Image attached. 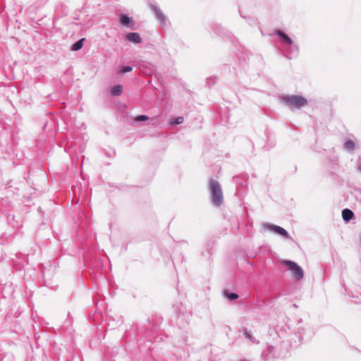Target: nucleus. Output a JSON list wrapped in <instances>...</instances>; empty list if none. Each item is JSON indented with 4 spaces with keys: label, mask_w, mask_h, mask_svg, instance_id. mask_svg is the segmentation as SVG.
<instances>
[{
    "label": "nucleus",
    "mask_w": 361,
    "mask_h": 361,
    "mask_svg": "<svg viewBox=\"0 0 361 361\" xmlns=\"http://www.w3.org/2000/svg\"><path fill=\"white\" fill-rule=\"evenodd\" d=\"M273 349H274L273 346H269L267 348V351L269 352V353H271L272 352Z\"/></svg>",
    "instance_id": "nucleus-20"
},
{
    "label": "nucleus",
    "mask_w": 361,
    "mask_h": 361,
    "mask_svg": "<svg viewBox=\"0 0 361 361\" xmlns=\"http://www.w3.org/2000/svg\"><path fill=\"white\" fill-rule=\"evenodd\" d=\"M344 147L348 151H353L355 149V144L352 140H348L345 142Z\"/></svg>",
    "instance_id": "nucleus-13"
},
{
    "label": "nucleus",
    "mask_w": 361,
    "mask_h": 361,
    "mask_svg": "<svg viewBox=\"0 0 361 361\" xmlns=\"http://www.w3.org/2000/svg\"><path fill=\"white\" fill-rule=\"evenodd\" d=\"M150 8L153 12L156 19L159 22L160 25L163 27L166 25L168 23L167 17L163 13L160 8L156 4H151Z\"/></svg>",
    "instance_id": "nucleus-5"
},
{
    "label": "nucleus",
    "mask_w": 361,
    "mask_h": 361,
    "mask_svg": "<svg viewBox=\"0 0 361 361\" xmlns=\"http://www.w3.org/2000/svg\"><path fill=\"white\" fill-rule=\"evenodd\" d=\"M264 226L269 229L270 231H274L275 233L283 236L285 238H290V236L288 234V231L279 226L267 224L264 225Z\"/></svg>",
    "instance_id": "nucleus-6"
},
{
    "label": "nucleus",
    "mask_w": 361,
    "mask_h": 361,
    "mask_svg": "<svg viewBox=\"0 0 361 361\" xmlns=\"http://www.w3.org/2000/svg\"><path fill=\"white\" fill-rule=\"evenodd\" d=\"M120 23L122 25L129 27L130 29H134L135 23L133 20L132 18H130L126 14H122L120 18Z\"/></svg>",
    "instance_id": "nucleus-7"
},
{
    "label": "nucleus",
    "mask_w": 361,
    "mask_h": 361,
    "mask_svg": "<svg viewBox=\"0 0 361 361\" xmlns=\"http://www.w3.org/2000/svg\"><path fill=\"white\" fill-rule=\"evenodd\" d=\"M85 40V38H82L77 41L75 43H74L72 46L71 49L73 51H78L80 50L82 46H83V41Z\"/></svg>",
    "instance_id": "nucleus-11"
},
{
    "label": "nucleus",
    "mask_w": 361,
    "mask_h": 361,
    "mask_svg": "<svg viewBox=\"0 0 361 361\" xmlns=\"http://www.w3.org/2000/svg\"><path fill=\"white\" fill-rule=\"evenodd\" d=\"M214 32H215L216 33H217L218 35H221V31H220V30H214Z\"/></svg>",
    "instance_id": "nucleus-21"
},
{
    "label": "nucleus",
    "mask_w": 361,
    "mask_h": 361,
    "mask_svg": "<svg viewBox=\"0 0 361 361\" xmlns=\"http://www.w3.org/2000/svg\"><path fill=\"white\" fill-rule=\"evenodd\" d=\"M280 100L289 109H301L307 104V100L299 95H283Z\"/></svg>",
    "instance_id": "nucleus-3"
},
{
    "label": "nucleus",
    "mask_w": 361,
    "mask_h": 361,
    "mask_svg": "<svg viewBox=\"0 0 361 361\" xmlns=\"http://www.w3.org/2000/svg\"><path fill=\"white\" fill-rule=\"evenodd\" d=\"M132 70H133V68L131 66H126L123 67L121 69V73H128V72L131 71Z\"/></svg>",
    "instance_id": "nucleus-17"
},
{
    "label": "nucleus",
    "mask_w": 361,
    "mask_h": 361,
    "mask_svg": "<svg viewBox=\"0 0 361 361\" xmlns=\"http://www.w3.org/2000/svg\"><path fill=\"white\" fill-rule=\"evenodd\" d=\"M147 119H148V116H145V115H140V116H137L135 118V120L136 121H147Z\"/></svg>",
    "instance_id": "nucleus-18"
},
{
    "label": "nucleus",
    "mask_w": 361,
    "mask_h": 361,
    "mask_svg": "<svg viewBox=\"0 0 361 361\" xmlns=\"http://www.w3.org/2000/svg\"><path fill=\"white\" fill-rule=\"evenodd\" d=\"M245 337L250 340L252 343H257L258 341L252 336L250 331H245L243 333Z\"/></svg>",
    "instance_id": "nucleus-14"
},
{
    "label": "nucleus",
    "mask_w": 361,
    "mask_h": 361,
    "mask_svg": "<svg viewBox=\"0 0 361 361\" xmlns=\"http://www.w3.org/2000/svg\"><path fill=\"white\" fill-rule=\"evenodd\" d=\"M357 170L360 172H361V159H359L357 160Z\"/></svg>",
    "instance_id": "nucleus-19"
},
{
    "label": "nucleus",
    "mask_w": 361,
    "mask_h": 361,
    "mask_svg": "<svg viewBox=\"0 0 361 361\" xmlns=\"http://www.w3.org/2000/svg\"><path fill=\"white\" fill-rule=\"evenodd\" d=\"M126 39L135 44H139L142 42L140 35L137 32H130L126 35Z\"/></svg>",
    "instance_id": "nucleus-8"
},
{
    "label": "nucleus",
    "mask_w": 361,
    "mask_h": 361,
    "mask_svg": "<svg viewBox=\"0 0 361 361\" xmlns=\"http://www.w3.org/2000/svg\"><path fill=\"white\" fill-rule=\"evenodd\" d=\"M209 189L211 201L216 207H219L223 202V192L219 183L214 179L209 180Z\"/></svg>",
    "instance_id": "nucleus-2"
},
{
    "label": "nucleus",
    "mask_w": 361,
    "mask_h": 361,
    "mask_svg": "<svg viewBox=\"0 0 361 361\" xmlns=\"http://www.w3.org/2000/svg\"><path fill=\"white\" fill-rule=\"evenodd\" d=\"M354 216L353 212L349 209H344L342 211V217L345 221H349Z\"/></svg>",
    "instance_id": "nucleus-9"
},
{
    "label": "nucleus",
    "mask_w": 361,
    "mask_h": 361,
    "mask_svg": "<svg viewBox=\"0 0 361 361\" xmlns=\"http://www.w3.org/2000/svg\"><path fill=\"white\" fill-rule=\"evenodd\" d=\"M284 264L288 267L292 272V275L295 279L300 281L304 276V272L302 269L295 262L286 260Z\"/></svg>",
    "instance_id": "nucleus-4"
},
{
    "label": "nucleus",
    "mask_w": 361,
    "mask_h": 361,
    "mask_svg": "<svg viewBox=\"0 0 361 361\" xmlns=\"http://www.w3.org/2000/svg\"><path fill=\"white\" fill-rule=\"evenodd\" d=\"M184 119L182 116H178L170 121V124L171 125H178L181 124L183 122Z\"/></svg>",
    "instance_id": "nucleus-15"
},
{
    "label": "nucleus",
    "mask_w": 361,
    "mask_h": 361,
    "mask_svg": "<svg viewBox=\"0 0 361 361\" xmlns=\"http://www.w3.org/2000/svg\"><path fill=\"white\" fill-rule=\"evenodd\" d=\"M274 34L279 37L281 43V51L284 56L288 59H292L298 56L299 47L293 40L283 31L276 30Z\"/></svg>",
    "instance_id": "nucleus-1"
},
{
    "label": "nucleus",
    "mask_w": 361,
    "mask_h": 361,
    "mask_svg": "<svg viewBox=\"0 0 361 361\" xmlns=\"http://www.w3.org/2000/svg\"><path fill=\"white\" fill-rule=\"evenodd\" d=\"M216 82V77H214V78H207V80H206V82H207V85L208 87H211L213 85H214Z\"/></svg>",
    "instance_id": "nucleus-16"
},
{
    "label": "nucleus",
    "mask_w": 361,
    "mask_h": 361,
    "mask_svg": "<svg viewBox=\"0 0 361 361\" xmlns=\"http://www.w3.org/2000/svg\"><path fill=\"white\" fill-rule=\"evenodd\" d=\"M224 295L230 300H234L238 298V295L235 293H230L228 290L224 291Z\"/></svg>",
    "instance_id": "nucleus-12"
},
{
    "label": "nucleus",
    "mask_w": 361,
    "mask_h": 361,
    "mask_svg": "<svg viewBox=\"0 0 361 361\" xmlns=\"http://www.w3.org/2000/svg\"><path fill=\"white\" fill-rule=\"evenodd\" d=\"M123 86L121 85H117L112 88L111 94L113 96H118L121 94Z\"/></svg>",
    "instance_id": "nucleus-10"
}]
</instances>
